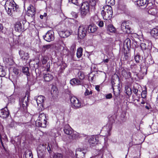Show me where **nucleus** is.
Returning a JSON list of instances; mask_svg holds the SVG:
<instances>
[{
  "label": "nucleus",
  "mask_w": 158,
  "mask_h": 158,
  "mask_svg": "<svg viewBox=\"0 0 158 158\" xmlns=\"http://www.w3.org/2000/svg\"><path fill=\"white\" fill-rule=\"evenodd\" d=\"M59 33L60 36L63 38H66L70 35V32L69 31L65 29L60 31Z\"/></svg>",
  "instance_id": "aec40b11"
},
{
  "label": "nucleus",
  "mask_w": 158,
  "mask_h": 158,
  "mask_svg": "<svg viewBox=\"0 0 158 158\" xmlns=\"http://www.w3.org/2000/svg\"><path fill=\"white\" fill-rule=\"evenodd\" d=\"M76 46L75 44H73L71 47L70 50L72 52H74L76 50Z\"/></svg>",
  "instance_id": "5fc2aeb1"
},
{
  "label": "nucleus",
  "mask_w": 158,
  "mask_h": 158,
  "mask_svg": "<svg viewBox=\"0 0 158 158\" xmlns=\"http://www.w3.org/2000/svg\"><path fill=\"white\" fill-rule=\"evenodd\" d=\"M126 93L128 96H130L132 94V89L131 88L128 86H126L125 87Z\"/></svg>",
  "instance_id": "c9c22d12"
},
{
  "label": "nucleus",
  "mask_w": 158,
  "mask_h": 158,
  "mask_svg": "<svg viewBox=\"0 0 158 158\" xmlns=\"http://www.w3.org/2000/svg\"><path fill=\"white\" fill-rule=\"evenodd\" d=\"M105 97L107 99H110L112 98V95L111 93H109L106 94Z\"/></svg>",
  "instance_id": "13d9d810"
},
{
  "label": "nucleus",
  "mask_w": 158,
  "mask_h": 158,
  "mask_svg": "<svg viewBox=\"0 0 158 158\" xmlns=\"http://www.w3.org/2000/svg\"><path fill=\"white\" fill-rule=\"evenodd\" d=\"M45 97L42 95L38 96L36 98V102L38 105L40 104V106H43L44 101Z\"/></svg>",
  "instance_id": "b1692460"
},
{
  "label": "nucleus",
  "mask_w": 158,
  "mask_h": 158,
  "mask_svg": "<svg viewBox=\"0 0 158 158\" xmlns=\"http://www.w3.org/2000/svg\"><path fill=\"white\" fill-rule=\"evenodd\" d=\"M53 158H63V156L61 153H56L54 155Z\"/></svg>",
  "instance_id": "49530a36"
},
{
  "label": "nucleus",
  "mask_w": 158,
  "mask_h": 158,
  "mask_svg": "<svg viewBox=\"0 0 158 158\" xmlns=\"http://www.w3.org/2000/svg\"><path fill=\"white\" fill-rule=\"evenodd\" d=\"M89 9L81 8V14L82 17H84L89 12Z\"/></svg>",
  "instance_id": "2f4dec72"
},
{
  "label": "nucleus",
  "mask_w": 158,
  "mask_h": 158,
  "mask_svg": "<svg viewBox=\"0 0 158 158\" xmlns=\"http://www.w3.org/2000/svg\"><path fill=\"white\" fill-rule=\"evenodd\" d=\"M89 5H91L92 6H94L96 4V1H89Z\"/></svg>",
  "instance_id": "4d7b16f0"
},
{
  "label": "nucleus",
  "mask_w": 158,
  "mask_h": 158,
  "mask_svg": "<svg viewBox=\"0 0 158 158\" xmlns=\"http://www.w3.org/2000/svg\"><path fill=\"white\" fill-rule=\"evenodd\" d=\"M43 121H41V122H40V124H41V125H40V124L39 125V123H38V122H37V120L35 121V125L36 126L38 127H43V128L46 127L47 126V123H45V126L44 127V126H43Z\"/></svg>",
  "instance_id": "37998d69"
},
{
  "label": "nucleus",
  "mask_w": 158,
  "mask_h": 158,
  "mask_svg": "<svg viewBox=\"0 0 158 158\" xmlns=\"http://www.w3.org/2000/svg\"><path fill=\"white\" fill-rule=\"evenodd\" d=\"M83 49L81 47H80L77 50V56L78 58H80L82 55Z\"/></svg>",
  "instance_id": "72a5a7b5"
},
{
  "label": "nucleus",
  "mask_w": 158,
  "mask_h": 158,
  "mask_svg": "<svg viewBox=\"0 0 158 158\" xmlns=\"http://www.w3.org/2000/svg\"><path fill=\"white\" fill-rule=\"evenodd\" d=\"M98 139V137L95 136H91L88 141L90 147H94L97 144L99 141Z\"/></svg>",
  "instance_id": "2eb2a0df"
},
{
  "label": "nucleus",
  "mask_w": 158,
  "mask_h": 158,
  "mask_svg": "<svg viewBox=\"0 0 158 158\" xmlns=\"http://www.w3.org/2000/svg\"><path fill=\"white\" fill-rule=\"evenodd\" d=\"M3 28V26L2 24L0 23V30L1 29V30H2Z\"/></svg>",
  "instance_id": "338daca9"
},
{
  "label": "nucleus",
  "mask_w": 158,
  "mask_h": 158,
  "mask_svg": "<svg viewBox=\"0 0 158 158\" xmlns=\"http://www.w3.org/2000/svg\"><path fill=\"white\" fill-rule=\"evenodd\" d=\"M51 94L52 97H56L57 96L58 91L56 87H53L51 89Z\"/></svg>",
  "instance_id": "bb28decb"
},
{
  "label": "nucleus",
  "mask_w": 158,
  "mask_h": 158,
  "mask_svg": "<svg viewBox=\"0 0 158 158\" xmlns=\"http://www.w3.org/2000/svg\"><path fill=\"white\" fill-rule=\"evenodd\" d=\"M152 43L151 41H147L144 43H141L140 46L142 50H148L150 51L152 48Z\"/></svg>",
  "instance_id": "9d476101"
},
{
  "label": "nucleus",
  "mask_w": 158,
  "mask_h": 158,
  "mask_svg": "<svg viewBox=\"0 0 158 158\" xmlns=\"http://www.w3.org/2000/svg\"><path fill=\"white\" fill-rule=\"evenodd\" d=\"M148 13L149 14L155 15L157 13V10L156 8H151L149 9Z\"/></svg>",
  "instance_id": "c756f323"
},
{
  "label": "nucleus",
  "mask_w": 158,
  "mask_h": 158,
  "mask_svg": "<svg viewBox=\"0 0 158 158\" xmlns=\"http://www.w3.org/2000/svg\"><path fill=\"white\" fill-rule=\"evenodd\" d=\"M130 56V51L124 50V54L122 56L121 60L123 61H127L129 60Z\"/></svg>",
  "instance_id": "6ab92c4d"
},
{
  "label": "nucleus",
  "mask_w": 158,
  "mask_h": 158,
  "mask_svg": "<svg viewBox=\"0 0 158 158\" xmlns=\"http://www.w3.org/2000/svg\"><path fill=\"white\" fill-rule=\"evenodd\" d=\"M104 10L101 11L103 19L106 20H110L113 15V10L111 6H106L103 7Z\"/></svg>",
  "instance_id": "f03ea898"
},
{
  "label": "nucleus",
  "mask_w": 158,
  "mask_h": 158,
  "mask_svg": "<svg viewBox=\"0 0 158 158\" xmlns=\"http://www.w3.org/2000/svg\"><path fill=\"white\" fill-rule=\"evenodd\" d=\"M70 83L72 85H84V81L77 78H75L70 80Z\"/></svg>",
  "instance_id": "dca6fc26"
},
{
  "label": "nucleus",
  "mask_w": 158,
  "mask_h": 158,
  "mask_svg": "<svg viewBox=\"0 0 158 158\" xmlns=\"http://www.w3.org/2000/svg\"><path fill=\"white\" fill-rule=\"evenodd\" d=\"M152 1H136L135 2V4L137 6H145L146 7L147 6H148V4L151 3L150 2H149V1L151 2Z\"/></svg>",
  "instance_id": "a211bd4d"
},
{
  "label": "nucleus",
  "mask_w": 158,
  "mask_h": 158,
  "mask_svg": "<svg viewBox=\"0 0 158 158\" xmlns=\"http://www.w3.org/2000/svg\"><path fill=\"white\" fill-rule=\"evenodd\" d=\"M81 8H85L86 9H89V4L88 1H86L82 3L81 5Z\"/></svg>",
  "instance_id": "e433bc0d"
},
{
  "label": "nucleus",
  "mask_w": 158,
  "mask_h": 158,
  "mask_svg": "<svg viewBox=\"0 0 158 158\" xmlns=\"http://www.w3.org/2000/svg\"><path fill=\"white\" fill-rule=\"evenodd\" d=\"M48 117H46V114L44 113L40 112L39 115L37 120V122L39 125H41L40 122L43 121V126H45V123H47V120L48 119Z\"/></svg>",
  "instance_id": "1a4fd4ad"
},
{
  "label": "nucleus",
  "mask_w": 158,
  "mask_h": 158,
  "mask_svg": "<svg viewBox=\"0 0 158 158\" xmlns=\"http://www.w3.org/2000/svg\"><path fill=\"white\" fill-rule=\"evenodd\" d=\"M15 11H13V10L10 9H8L7 11V13L11 17L14 16V12Z\"/></svg>",
  "instance_id": "a18cd8bd"
},
{
  "label": "nucleus",
  "mask_w": 158,
  "mask_h": 158,
  "mask_svg": "<svg viewBox=\"0 0 158 158\" xmlns=\"http://www.w3.org/2000/svg\"><path fill=\"white\" fill-rule=\"evenodd\" d=\"M69 2L70 3L71 2L75 5L77 6H80V4L82 3V2H81L80 3V2H78L79 1H69Z\"/></svg>",
  "instance_id": "3c124183"
},
{
  "label": "nucleus",
  "mask_w": 158,
  "mask_h": 158,
  "mask_svg": "<svg viewBox=\"0 0 158 158\" xmlns=\"http://www.w3.org/2000/svg\"><path fill=\"white\" fill-rule=\"evenodd\" d=\"M106 29L108 31L111 33H115L116 31L115 28L112 24L108 25Z\"/></svg>",
  "instance_id": "c85d7f7f"
},
{
  "label": "nucleus",
  "mask_w": 158,
  "mask_h": 158,
  "mask_svg": "<svg viewBox=\"0 0 158 158\" xmlns=\"http://www.w3.org/2000/svg\"><path fill=\"white\" fill-rule=\"evenodd\" d=\"M139 87L138 85H134L132 87V90L133 93L135 95L137 96L138 95V89Z\"/></svg>",
  "instance_id": "4c0bfd02"
},
{
  "label": "nucleus",
  "mask_w": 158,
  "mask_h": 158,
  "mask_svg": "<svg viewBox=\"0 0 158 158\" xmlns=\"http://www.w3.org/2000/svg\"><path fill=\"white\" fill-rule=\"evenodd\" d=\"M42 62L43 64H45L47 62L48 57L47 56H42Z\"/></svg>",
  "instance_id": "a19ab883"
},
{
  "label": "nucleus",
  "mask_w": 158,
  "mask_h": 158,
  "mask_svg": "<svg viewBox=\"0 0 158 158\" xmlns=\"http://www.w3.org/2000/svg\"><path fill=\"white\" fill-rule=\"evenodd\" d=\"M100 86L98 85L95 86V89L98 92L100 91Z\"/></svg>",
  "instance_id": "0e129e2a"
},
{
  "label": "nucleus",
  "mask_w": 158,
  "mask_h": 158,
  "mask_svg": "<svg viewBox=\"0 0 158 158\" xmlns=\"http://www.w3.org/2000/svg\"><path fill=\"white\" fill-rule=\"evenodd\" d=\"M72 15H74L73 16L74 18H76L77 17V14L76 13L73 12H72Z\"/></svg>",
  "instance_id": "69168bd1"
},
{
  "label": "nucleus",
  "mask_w": 158,
  "mask_h": 158,
  "mask_svg": "<svg viewBox=\"0 0 158 158\" xmlns=\"http://www.w3.org/2000/svg\"><path fill=\"white\" fill-rule=\"evenodd\" d=\"M135 59L137 63H139L142 60V58L140 54H137L135 57Z\"/></svg>",
  "instance_id": "58836bf2"
},
{
  "label": "nucleus",
  "mask_w": 158,
  "mask_h": 158,
  "mask_svg": "<svg viewBox=\"0 0 158 158\" xmlns=\"http://www.w3.org/2000/svg\"><path fill=\"white\" fill-rule=\"evenodd\" d=\"M87 28L89 32L94 33L96 31L98 27L95 24H93L89 25Z\"/></svg>",
  "instance_id": "5701e85b"
},
{
  "label": "nucleus",
  "mask_w": 158,
  "mask_h": 158,
  "mask_svg": "<svg viewBox=\"0 0 158 158\" xmlns=\"http://www.w3.org/2000/svg\"><path fill=\"white\" fill-rule=\"evenodd\" d=\"M47 149L48 150V152H49V153L50 154L52 152V150L51 149L50 147L49 146V144L48 143V145L47 147Z\"/></svg>",
  "instance_id": "680f3d73"
},
{
  "label": "nucleus",
  "mask_w": 158,
  "mask_h": 158,
  "mask_svg": "<svg viewBox=\"0 0 158 158\" xmlns=\"http://www.w3.org/2000/svg\"><path fill=\"white\" fill-rule=\"evenodd\" d=\"M77 77L80 80L83 81L85 77V74L83 71H80L78 73Z\"/></svg>",
  "instance_id": "f704fd0d"
},
{
  "label": "nucleus",
  "mask_w": 158,
  "mask_h": 158,
  "mask_svg": "<svg viewBox=\"0 0 158 158\" xmlns=\"http://www.w3.org/2000/svg\"><path fill=\"white\" fill-rule=\"evenodd\" d=\"M85 155V154L84 152L79 151V149L76 150L75 156L77 158H83Z\"/></svg>",
  "instance_id": "a878e982"
},
{
  "label": "nucleus",
  "mask_w": 158,
  "mask_h": 158,
  "mask_svg": "<svg viewBox=\"0 0 158 158\" xmlns=\"http://www.w3.org/2000/svg\"><path fill=\"white\" fill-rule=\"evenodd\" d=\"M5 8L13 10V11H15L18 9V6L16 4L14 1H6Z\"/></svg>",
  "instance_id": "0eeeda50"
},
{
  "label": "nucleus",
  "mask_w": 158,
  "mask_h": 158,
  "mask_svg": "<svg viewBox=\"0 0 158 158\" xmlns=\"http://www.w3.org/2000/svg\"><path fill=\"white\" fill-rule=\"evenodd\" d=\"M87 27L83 25H81L78 28V35L81 39H83L86 35L87 32Z\"/></svg>",
  "instance_id": "423d86ee"
},
{
  "label": "nucleus",
  "mask_w": 158,
  "mask_h": 158,
  "mask_svg": "<svg viewBox=\"0 0 158 158\" xmlns=\"http://www.w3.org/2000/svg\"><path fill=\"white\" fill-rule=\"evenodd\" d=\"M6 75V72L2 66H1L0 68V77H4Z\"/></svg>",
  "instance_id": "79ce46f5"
},
{
  "label": "nucleus",
  "mask_w": 158,
  "mask_h": 158,
  "mask_svg": "<svg viewBox=\"0 0 158 158\" xmlns=\"http://www.w3.org/2000/svg\"><path fill=\"white\" fill-rule=\"evenodd\" d=\"M13 71L15 74L18 75L21 71L17 68L14 67L13 69Z\"/></svg>",
  "instance_id": "603ef678"
},
{
  "label": "nucleus",
  "mask_w": 158,
  "mask_h": 158,
  "mask_svg": "<svg viewBox=\"0 0 158 158\" xmlns=\"http://www.w3.org/2000/svg\"><path fill=\"white\" fill-rule=\"evenodd\" d=\"M43 39L46 41L50 42L55 39L54 32L53 30H49L43 36Z\"/></svg>",
  "instance_id": "6e6552de"
},
{
  "label": "nucleus",
  "mask_w": 158,
  "mask_h": 158,
  "mask_svg": "<svg viewBox=\"0 0 158 158\" xmlns=\"http://www.w3.org/2000/svg\"><path fill=\"white\" fill-rule=\"evenodd\" d=\"M25 155V158H33L32 154L31 152L29 153L28 154L26 153Z\"/></svg>",
  "instance_id": "6e6d98bb"
},
{
  "label": "nucleus",
  "mask_w": 158,
  "mask_h": 158,
  "mask_svg": "<svg viewBox=\"0 0 158 158\" xmlns=\"http://www.w3.org/2000/svg\"><path fill=\"white\" fill-rule=\"evenodd\" d=\"M51 47V46L49 45H44L42 47V51L45 52L49 48Z\"/></svg>",
  "instance_id": "864d4df0"
},
{
  "label": "nucleus",
  "mask_w": 158,
  "mask_h": 158,
  "mask_svg": "<svg viewBox=\"0 0 158 158\" xmlns=\"http://www.w3.org/2000/svg\"><path fill=\"white\" fill-rule=\"evenodd\" d=\"M36 13L35 8L31 5H30L27 8V15L31 17L34 16Z\"/></svg>",
  "instance_id": "4468645a"
},
{
  "label": "nucleus",
  "mask_w": 158,
  "mask_h": 158,
  "mask_svg": "<svg viewBox=\"0 0 158 158\" xmlns=\"http://www.w3.org/2000/svg\"><path fill=\"white\" fill-rule=\"evenodd\" d=\"M19 104L21 110L25 113L27 112V107L29 104V98L28 96L21 97L19 99Z\"/></svg>",
  "instance_id": "20e7f679"
},
{
  "label": "nucleus",
  "mask_w": 158,
  "mask_h": 158,
  "mask_svg": "<svg viewBox=\"0 0 158 158\" xmlns=\"http://www.w3.org/2000/svg\"><path fill=\"white\" fill-rule=\"evenodd\" d=\"M0 140L1 143L2 144V147L3 149H4L5 151H6V149L5 147L4 146V143H3L2 141V136H1V134H0Z\"/></svg>",
  "instance_id": "bf43d9fd"
},
{
  "label": "nucleus",
  "mask_w": 158,
  "mask_h": 158,
  "mask_svg": "<svg viewBox=\"0 0 158 158\" xmlns=\"http://www.w3.org/2000/svg\"><path fill=\"white\" fill-rule=\"evenodd\" d=\"M22 72L24 74L27 76H29L30 75L29 72V68L28 67H23Z\"/></svg>",
  "instance_id": "ea45409f"
},
{
  "label": "nucleus",
  "mask_w": 158,
  "mask_h": 158,
  "mask_svg": "<svg viewBox=\"0 0 158 158\" xmlns=\"http://www.w3.org/2000/svg\"><path fill=\"white\" fill-rule=\"evenodd\" d=\"M98 26L100 27H102L104 26V23L102 21H100L98 24Z\"/></svg>",
  "instance_id": "052dcab7"
},
{
  "label": "nucleus",
  "mask_w": 158,
  "mask_h": 158,
  "mask_svg": "<svg viewBox=\"0 0 158 158\" xmlns=\"http://www.w3.org/2000/svg\"><path fill=\"white\" fill-rule=\"evenodd\" d=\"M47 68H50V64L48 63L47 65Z\"/></svg>",
  "instance_id": "774afa93"
},
{
  "label": "nucleus",
  "mask_w": 158,
  "mask_h": 158,
  "mask_svg": "<svg viewBox=\"0 0 158 158\" xmlns=\"http://www.w3.org/2000/svg\"><path fill=\"white\" fill-rule=\"evenodd\" d=\"M26 23V22L24 20L16 22L15 25V28L16 31L20 32L26 30L27 28Z\"/></svg>",
  "instance_id": "39448f33"
},
{
  "label": "nucleus",
  "mask_w": 158,
  "mask_h": 158,
  "mask_svg": "<svg viewBox=\"0 0 158 158\" xmlns=\"http://www.w3.org/2000/svg\"><path fill=\"white\" fill-rule=\"evenodd\" d=\"M131 41L130 39L127 38L126 39L123 44L124 48L125 50L126 48H127V50L130 51L131 48Z\"/></svg>",
  "instance_id": "412c9836"
},
{
  "label": "nucleus",
  "mask_w": 158,
  "mask_h": 158,
  "mask_svg": "<svg viewBox=\"0 0 158 158\" xmlns=\"http://www.w3.org/2000/svg\"><path fill=\"white\" fill-rule=\"evenodd\" d=\"M106 1V3L108 4V5L107 6H114L115 4V1Z\"/></svg>",
  "instance_id": "de8ad7c7"
},
{
  "label": "nucleus",
  "mask_w": 158,
  "mask_h": 158,
  "mask_svg": "<svg viewBox=\"0 0 158 158\" xmlns=\"http://www.w3.org/2000/svg\"><path fill=\"white\" fill-rule=\"evenodd\" d=\"M53 78V75L51 73H44V79L45 81L48 82L51 81Z\"/></svg>",
  "instance_id": "4be33fe9"
},
{
  "label": "nucleus",
  "mask_w": 158,
  "mask_h": 158,
  "mask_svg": "<svg viewBox=\"0 0 158 158\" xmlns=\"http://www.w3.org/2000/svg\"><path fill=\"white\" fill-rule=\"evenodd\" d=\"M70 100L71 104L75 108H79L81 106V103L79 100L75 97H71Z\"/></svg>",
  "instance_id": "f8f14e48"
},
{
  "label": "nucleus",
  "mask_w": 158,
  "mask_h": 158,
  "mask_svg": "<svg viewBox=\"0 0 158 158\" xmlns=\"http://www.w3.org/2000/svg\"><path fill=\"white\" fill-rule=\"evenodd\" d=\"M64 132L68 135H70L73 132L71 128L68 127H65L64 129Z\"/></svg>",
  "instance_id": "473e14b6"
},
{
  "label": "nucleus",
  "mask_w": 158,
  "mask_h": 158,
  "mask_svg": "<svg viewBox=\"0 0 158 158\" xmlns=\"http://www.w3.org/2000/svg\"><path fill=\"white\" fill-rule=\"evenodd\" d=\"M111 83L114 94L115 96L117 97L119 95L120 91V80L118 75H116V79L112 77Z\"/></svg>",
  "instance_id": "f257e3e1"
},
{
  "label": "nucleus",
  "mask_w": 158,
  "mask_h": 158,
  "mask_svg": "<svg viewBox=\"0 0 158 158\" xmlns=\"http://www.w3.org/2000/svg\"><path fill=\"white\" fill-rule=\"evenodd\" d=\"M19 54L21 59L23 61H25L28 60L29 58V56L28 53L26 52L23 50H20L19 51Z\"/></svg>",
  "instance_id": "f3484780"
},
{
  "label": "nucleus",
  "mask_w": 158,
  "mask_h": 158,
  "mask_svg": "<svg viewBox=\"0 0 158 158\" xmlns=\"http://www.w3.org/2000/svg\"><path fill=\"white\" fill-rule=\"evenodd\" d=\"M121 74L126 79H131V80L136 79L138 77V74L136 72H133V74L128 71L127 68H123L121 71Z\"/></svg>",
  "instance_id": "7ed1b4c3"
},
{
  "label": "nucleus",
  "mask_w": 158,
  "mask_h": 158,
  "mask_svg": "<svg viewBox=\"0 0 158 158\" xmlns=\"http://www.w3.org/2000/svg\"><path fill=\"white\" fill-rule=\"evenodd\" d=\"M109 59H103L102 61V62H103L104 63H107L109 61Z\"/></svg>",
  "instance_id": "e2e57ef3"
},
{
  "label": "nucleus",
  "mask_w": 158,
  "mask_h": 158,
  "mask_svg": "<svg viewBox=\"0 0 158 158\" xmlns=\"http://www.w3.org/2000/svg\"><path fill=\"white\" fill-rule=\"evenodd\" d=\"M121 28L123 32L127 34L131 33V31L129 23L126 21L123 22L121 25Z\"/></svg>",
  "instance_id": "9b49d317"
},
{
  "label": "nucleus",
  "mask_w": 158,
  "mask_h": 158,
  "mask_svg": "<svg viewBox=\"0 0 158 158\" xmlns=\"http://www.w3.org/2000/svg\"><path fill=\"white\" fill-rule=\"evenodd\" d=\"M16 98V96L14 95H11L9 98V100L10 101V102L12 103L15 102V100Z\"/></svg>",
  "instance_id": "09e8293b"
},
{
  "label": "nucleus",
  "mask_w": 158,
  "mask_h": 158,
  "mask_svg": "<svg viewBox=\"0 0 158 158\" xmlns=\"http://www.w3.org/2000/svg\"><path fill=\"white\" fill-rule=\"evenodd\" d=\"M151 34L154 38H156L158 36V26L153 28L151 31Z\"/></svg>",
  "instance_id": "393cba45"
},
{
  "label": "nucleus",
  "mask_w": 158,
  "mask_h": 158,
  "mask_svg": "<svg viewBox=\"0 0 158 158\" xmlns=\"http://www.w3.org/2000/svg\"><path fill=\"white\" fill-rule=\"evenodd\" d=\"M92 93L93 92L92 90H89L88 89H86L84 94L85 96H87L91 95Z\"/></svg>",
  "instance_id": "8fccbe9b"
},
{
  "label": "nucleus",
  "mask_w": 158,
  "mask_h": 158,
  "mask_svg": "<svg viewBox=\"0 0 158 158\" xmlns=\"http://www.w3.org/2000/svg\"><path fill=\"white\" fill-rule=\"evenodd\" d=\"M10 114L9 110L7 108V106L0 110V117L3 118L8 117Z\"/></svg>",
  "instance_id": "ddd939ff"
},
{
  "label": "nucleus",
  "mask_w": 158,
  "mask_h": 158,
  "mask_svg": "<svg viewBox=\"0 0 158 158\" xmlns=\"http://www.w3.org/2000/svg\"><path fill=\"white\" fill-rule=\"evenodd\" d=\"M118 8L121 10H124L126 7V6L124 4L123 1H118Z\"/></svg>",
  "instance_id": "7c9ffc66"
},
{
  "label": "nucleus",
  "mask_w": 158,
  "mask_h": 158,
  "mask_svg": "<svg viewBox=\"0 0 158 158\" xmlns=\"http://www.w3.org/2000/svg\"><path fill=\"white\" fill-rule=\"evenodd\" d=\"M147 93V88L145 87L144 90H143L141 93V96L143 98H144L146 97Z\"/></svg>",
  "instance_id": "c03bdc74"
},
{
  "label": "nucleus",
  "mask_w": 158,
  "mask_h": 158,
  "mask_svg": "<svg viewBox=\"0 0 158 158\" xmlns=\"http://www.w3.org/2000/svg\"><path fill=\"white\" fill-rule=\"evenodd\" d=\"M60 67L59 72L60 73H62L63 72V71L67 67V64L64 62L62 61L61 63L60 64Z\"/></svg>",
  "instance_id": "cd10ccee"
}]
</instances>
